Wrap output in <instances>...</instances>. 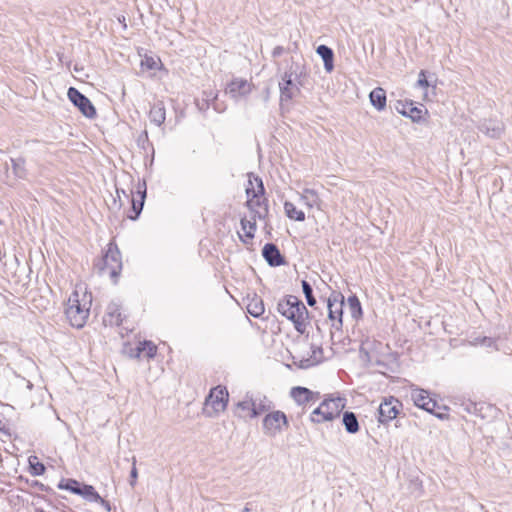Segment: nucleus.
Wrapping results in <instances>:
<instances>
[{
	"mask_svg": "<svg viewBox=\"0 0 512 512\" xmlns=\"http://www.w3.org/2000/svg\"><path fill=\"white\" fill-rule=\"evenodd\" d=\"M371 104L378 110L382 111L386 107V92L383 88L377 87L370 92Z\"/></svg>",
	"mask_w": 512,
	"mask_h": 512,
	"instance_id": "nucleus-25",
	"label": "nucleus"
},
{
	"mask_svg": "<svg viewBox=\"0 0 512 512\" xmlns=\"http://www.w3.org/2000/svg\"><path fill=\"white\" fill-rule=\"evenodd\" d=\"M342 422L348 433L355 434L359 431V422L355 413L346 411L343 414Z\"/></svg>",
	"mask_w": 512,
	"mask_h": 512,
	"instance_id": "nucleus-27",
	"label": "nucleus"
},
{
	"mask_svg": "<svg viewBox=\"0 0 512 512\" xmlns=\"http://www.w3.org/2000/svg\"><path fill=\"white\" fill-rule=\"evenodd\" d=\"M150 121L156 126H161L166 119V109L163 101L154 103L149 111Z\"/></svg>",
	"mask_w": 512,
	"mask_h": 512,
	"instance_id": "nucleus-22",
	"label": "nucleus"
},
{
	"mask_svg": "<svg viewBox=\"0 0 512 512\" xmlns=\"http://www.w3.org/2000/svg\"><path fill=\"white\" fill-rule=\"evenodd\" d=\"M278 312L294 323L295 329L304 333L308 325V310L298 297L288 295L277 305Z\"/></svg>",
	"mask_w": 512,
	"mask_h": 512,
	"instance_id": "nucleus-2",
	"label": "nucleus"
},
{
	"mask_svg": "<svg viewBox=\"0 0 512 512\" xmlns=\"http://www.w3.org/2000/svg\"><path fill=\"white\" fill-rule=\"evenodd\" d=\"M240 223L243 235L239 233V237L244 243H248L254 238L256 231V220L254 217L251 220L242 218Z\"/></svg>",
	"mask_w": 512,
	"mask_h": 512,
	"instance_id": "nucleus-23",
	"label": "nucleus"
},
{
	"mask_svg": "<svg viewBox=\"0 0 512 512\" xmlns=\"http://www.w3.org/2000/svg\"><path fill=\"white\" fill-rule=\"evenodd\" d=\"M246 300L247 311L251 316L258 318L264 313V303L259 296L256 294H253L252 296L248 295Z\"/></svg>",
	"mask_w": 512,
	"mask_h": 512,
	"instance_id": "nucleus-21",
	"label": "nucleus"
},
{
	"mask_svg": "<svg viewBox=\"0 0 512 512\" xmlns=\"http://www.w3.org/2000/svg\"><path fill=\"white\" fill-rule=\"evenodd\" d=\"M401 407L400 402L390 397L389 399H385L379 406L378 412V421L382 424H387L393 419L397 417L399 414V409Z\"/></svg>",
	"mask_w": 512,
	"mask_h": 512,
	"instance_id": "nucleus-11",
	"label": "nucleus"
},
{
	"mask_svg": "<svg viewBox=\"0 0 512 512\" xmlns=\"http://www.w3.org/2000/svg\"><path fill=\"white\" fill-rule=\"evenodd\" d=\"M284 210L288 218L295 221H304L305 213L302 210H298L296 206L289 201L284 203Z\"/></svg>",
	"mask_w": 512,
	"mask_h": 512,
	"instance_id": "nucleus-29",
	"label": "nucleus"
},
{
	"mask_svg": "<svg viewBox=\"0 0 512 512\" xmlns=\"http://www.w3.org/2000/svg\"><path fill=\"white\" fill-rule=\"evenodd\" d=\"M317 54L323 59L324 68L327 72H331L334 68L333 65V51L326 45H320L316 50Z\"/></svg>",
	"mask_w": 512,
	"mask_h": 512,
	"instance_id": "nucleus-26",
	"label": "nucleus"
},
{
	"mask_svg": "<svg viewBox=\"0 0 512 512\" xmlns=\"http://www.w3.org/2000/svg\"><path fill=\"white\" fill-rule=\"evenodd\" d=\"M380 346L381 343H375L374 341L365 340L362 342L360 352L365 354L369 361H372L375 357L374 346Z\"/></svg>",
	"mask_w": 512,
	"mask_h": 512,
	"instance_id": "nucleus-32",
	"label": "nucleus"
},
{
	"mask_svg": "<svg viewBox=\"0 0 512 512\" xmlns=\"http://www.w3.org/2000/svg\"><path fill=\"white\" fill-rule=\"evenodd\" d=\"M25 165H26V162H25L24 158H22V157L11 158L12 170H13L14 175L17 178L23 179L26 177L27 171H26Z\"/></svg>",
	"mask_w": 512,
	"mask_h": 512,
	"instance_id": "nucleus-30",
	"label": "nucleus"
},
{
	"mask_svg": "<svg viewBox=\"0 0 512 512\" xmlns=\"http://www.w3.org/2000/svg\"><path fill=\"white\" fill-rule=\"evenodd\" d=\"M76 495L82 496L85 500L89 502L102 501V497L91 485L82 484L80 489L76 491Z\"/></svg>",
	"mask_w": 512,
	"mask_h": 512,
	"instance_id": "nucleus-28",
	"label": "nucleus"
},
{
	"mask_svg": "<svg viewBox=\"0 0 512 512\" xmlns=\"http://www.w3.org/2000/svg\"><path fill=\"white\" fill-rule=\"evenodd\" d=\"M104 321L110 325L118 326L122 324L123 318L118 304L110 303L108 305Z\"/></svg>",
	"mask_w": 512,
	"mask_h": 512,
	"instance_id": "nucleus-24",
	"label": "nucleus"
},
{
	"mask_svg": "<svg viewBox=\"0 0 512 512\" xmlns=\"http://www.w3.org/2000/svg\"><path fill=\"white\" fill-rule=\"evenodd\" d=\"M472 344L475 346L480 345V346L491 347L494 344V341L491 338L482 337V338H475L472 341Z\"/></svg>",
	"mask_w": 512,
	"mask_h": 512,
	"instance_id": "nucleus-41",
	"label": "nucleus"
},
{
	"mask_svg": "<svg viewBox=\"0 0 512 512\" xmlns=\"http://www.w3.org/2000/svg\"><path fill=\"white\" fill-rule=\"evenodd\" d=\"M400 113L409 117L414 122H419L422 119L423 110L421 108L409 105L407 109L400 111Z\"/></svg>",
	"mask_w": 512,
	"mask_h": 512,
	"instance_id": "nucleus-33",
	"label": "nucleus"
},
{
	"mask_svg": "<svg viewBox=\"0 0 512 512\" xmlns=\"http://www.w3.org/2000/svg\"><path fill=\"white\" fill-rule=\"evenodd\" d=\"M302 290H303V293L305 295V298L307 300L308 305L311 306V307L314 306L316 304V299L313 296L312 287L305 280L302 281Z\"/></svg>",
	"mask_w": 512,
	"mask_h": 512,
	"instance_id": "nucleus-35",
	"label": "nucleus"
},
{
	"mask_svg": "<svg viewBox=\"0 0 512 512\" xmlns=\"http://www.w3.org/2000/svg\"><path fill=\"white\" fill-rule=\"evenodd\" d=\"M140 193H141V201L139 202V204H137L134 199L131 200L132 208H133V211L135 212L134 216H130V218L132 220H135L139 216V214L141 213L142 208H143L146 191L144 190L143 192H140Z\"/></svg>",
	"mask_w": 512,
	"mask_h": 512,
	"instance_id": "nucleus-38",
	"label": "nucleus"
},
{
	"mask_svg": "<svg viewBox=\"0 0 512 512\" xmlns=\"http://www.w3.org/2000/svg\"><path fill=\"white\" fill-rule=\"evenodd\" d=\"M300 200L309 209L317 208L320 211L323 210V202L320 199L317 191H315L314 189H303L302 193L300 194Z\"/></svg>",
	"mask_w": 512,
	"mask_h": 512,
	"instance_id": "nucleus-18",
	"label": "nucleus"
},
{
	"mask_svg": "<svg viewBox=\"0 0 512 512\" xmlns=\"http://www.w3.org/2000/svg\"><path fill=\"white\" fill-rule=\"evenodd\" d=\"M253 90V84L246 79L234 78L226 86L225 92L234 100L246 97Z\"/></svg>",
	"mask_w": 512,
	"mask_h": 512,
	"instance_id": "nucleus-10",
	"label": "nucleus"
},
{
	"mask_svg": "<svg viewBox=\"0 0 512 512\" xmlns=\"http://www.w3.org/2000/svg\"><path fill=\"white\" fill-rule=\"evenodd\" d=\"M253 411L254 410L249 393L245 395L243 400L237 402L234 407V415L243 420L255 418Z\"/></svg>",
	"mask_w": 512,
	"mask_h": 512,
	"instance_id": "nucleus-16",
	"label": "nucleus"
},
{
	"mask_svg": "<svg viewBox=\"0 0 512 512\" xmlns=\"http://www.w3.org/2000/svg\"><path fill=\"white\" fill-rule=\"evenodd\" d=\"M92 295L86 290H75L68 298L65 315L70 325L82 328L89 317Z\"/></svg>",
	"mask_w": 512,
	"mask_h": 512,
	"instance_id": "nucleus-1",
	"label": "nucleus"
},
{
	"mask_svg": "<svg viewBox=\"0 0 512 512\" xmlns=\"http://www.w3.org/2000/svg\"><path fill=\"white\" fill-rule=\"evenodd\" d=\"M29 464L33 470L34 475H41L45 472V466L37 461L36 456L29 457Z\"/></svg>",
	"mask_w": 512,
	"mask_h": 512,
	"instance_id": "nucleus-37",
	"label": "nucleus"
},
{
	"mask_svg": "<svg viewBox=\"0 0 512 512\" xmlns=\"http://www.w3.org/2000/svg\"><path fill=\"white\" fill-rule=\"evenodd\" d=\"M137 478H138V471L136 468V458L133 457L132 458V469L130 472V481H129L131 487H134L136 485Z\"/></svg>",
	"mask_w": 512,
	"mask_h": 512,
	"instance_id": "nucleus-40",
	"label": "nucleus"
},
{
	"mask_svg": "<svg viewBox=\"0 0 512 512\" xmlns=\"http://www.w3.org/2000/svg\"><path fill=\"white\" fill-rule=\"evenodd\" d=\"M279 88L282 102L291 101L300 92L299 87L294 83L292 71H286L283 74L281 81L279 82Z\"/></svg>",
	"mask_w": 512,
	"mask_h": 512,
	"instance_id": "nucleus-12",
	"label": "nucleus"
},
{
	"mask_svg": "<svg viewBox=\"0 0 512 512\" xmlns=\"http://www.w3.org/2000/svg\"><path fill=\"white\" fill-rule=\"evenodd\" d=\"M344 297L340 293H333L327 302L328 317L331 320V326L340 330L342 327Z\"/></svg>",
	"mask_w": 512,
	"mask_h": 512,
	"instance_id": "nucleus-8",
	"label": "nucleus"
},
{
	"mask_svg": "<svg viewBox=\"0 0 512 512\" xmlns=\"http://www.w3.org/2000/svg\"><path fill=\"white\" fill-rule=\"evenodd\" d=\"M288 425L286 414L280 410L267 413L262 421L263 433L268 437H275Z\"/></svg>",
	"mask_w": 512,
	"mask_h": 512,
	"instance_id": "nucleus-6",
	"label": "nucleus"
},
{
	"mask_svg": "<svg viewBox=\"0 0 512 512\" xmlns=\"http://www.w3.org/2000/svg\"><path fill=\"white\" fill-rule=\"evenodd\" d=\"M262 254L271 266H279L284 262L278 248L272 243L265 244Z\"/></svg>",
	"mask_w": 512,
	"mask_h": 512,
	"instance_id": "nucleus-20",
	"label": "nucleus"
},
{
	"mask_svg": "<svg viewBox=\"0 0 512 512\" xmlns=\"http://www.w3.org/2000/svg\"><path fill=\"white\" fill-rule=\"evenodd\" d=\"M252 407H253V415L258 417L262 413H266L271 410L272 402L264 395L261 394H250Z\"/></svg>",
	"mask_w": 512,
	"mask_h": 512,
	"instance_id": "nucleus-19",
	"label": "nucleus"
},
{
	"mask_svg": "<svg viewBox=\"0 0 512 512\" xmlns=\"http://www.w3.org/2000/svg\"><path fill=\"white\" fill-rule=\"evenodd\" d=\"M228 401L229 393L226 387L218 385L212 388L205 398L202 412L209 418L218 417L226 410Z\"/></svg>",
	"mask_w": 512,
	"mask_h": 512,
	"instance_id": "nucleus-4",
	"label": "nucleus"
},
{
	"mask_svg": "<svg viewBox=\"0 0 512 512\" xmlns=\"http://www.w3.org/2000/svg\"><path fill=\"white\" fill-rule=\"evenodd\" d=\"M247 194V206L254 213L260 214L258 208L264 200V186L263 182L259 177L249 176L248 186L246 188Z\"/></svg>",
	"mask_w": 512,
	"mask_h": 512,
	"instance_id": "nucleus-7",
	"label": "nucleus"
},
{
	"mask_svg": "<svg viewBox=\"0 0 512 512\" xmlns=\"http://www.w3.org/2000/svg\"><path fill=\"white\" fill-rule=\"evenodd\" d=\"M122 195L124 197H126V198H129V195L125 192V190L117 188L116 189V196H117L118 200L116 198L113 200V207H112L113 209H120L121 208V206H122V203H121Z\"/></svg>",
	"mask_w": 512,
	"mask_h": 512,
	"instance_id": "nucleus-39",
	"label": "nucleus"
},
{
	"mask_svg": "<svg viewBox=\"0 0 512 512\" xmlns=\"http://www.w3.org/2000/svg\"><path fill=\"white\" fill-rule=\"evenodd\" d=\"M323 360V350L319 346H311V357L310 362L312 365L318 364Z\"/></svg>",
	"mask_w": 512,
	"mask_h": 512,
	"instance_id": "nucleus-36",
	"label": "nucleus"
},
{
	"mask_svg": "<svg viewBox=\"0 0 512 512\" xmlns=\"http://www.w3.org/2000/svg\"><path fill=\"white\" fill-rule=\"evenodd\" d=\"M282 53V47H276L274 50H273V55L274 56H278Z\"/></svg>",
	"mask_w": 512,
	"mask_h": 512,
	"instance_id": "nucleus-45",
	"label": "nucleus"
},
{
	"mask_svg": "<svg viewBox=\"0 0 512 512\" xmlns=\"http://www.w3.org/2000/svg\"><path fill=\"white\" fill-rule=\"evenodd\" d=\"M96 503L101 504L107 511H110V504L108 501L102 498V501H96Z\"/></svg>",
	"mask_w": 512,
	"mask_h": 512,
	"instance_id": "nucleus-44",
	"label": "nucleus"
},
{
	"mask_svg": "<svg viewBox=\"0 0 512 512\" xmlns=\"http://www.w3.org/2000/svg\"><path fill=\"white\" fill-rule=\"evenodd\" d=\"M102 266L100 270L107 273L112 279L116 281L122 269V261L120 251L113 243L108 245V249L101 261Z\"/></svg>",
	"mask_w": 512,
	"mask_h": 512,
	"instance_id": "nucleus-5",
	"label": "nucleus"
},
{
	"mask_svg": "<svg viewBox=\"0 0 512 512\" xmlns=\"http://www.w3.org/2000/svg\"><path fill=\"white\" fill-rule=\"evenodd\" d=\"M411 399L417 407L429 413H434L437 402L429 396L426 390L420 388L412 389Z\"/></svg>",
	"mask_w": 512,
	"mask_h": 512,
	"instance_id": "nucleus-13",
	"label": "nucleus"
},
{
	"mask_svg": "<svg viewBox=\"0 0 512 512\" xmlns=\"http://www.w3.org/2000/svg\"><path fill=\"white\" fill-rule=\"evenodd\" d=\"M141 65L145 66L146 68H148L150 70H152V69H155L157 67V62L152 57H145V59L141 61Z\"/></svg>",
	"mask_w": 512,
	"mask_h": 512,
	"instance_id": "nucleus-42",
	"label": "nucleus"
},
{
	"mask_svg": "<svg viewBox=\"0 0 512 512\" xmlns=\"http://www.w3.org/2000/svg\"><path fill=\"white\" fill-rule=\"evenodd\" d=\"M81 486H82V484H80L77 480H74V479L62 480L58 484V488L68 490L73 494H76V491H78Z\"/></svg>",
	"mask_w": 512,
	"mask_h": 512,
	"instance_id": "nucleus-34",
	"label": "nucleus"
},
{
	"mask_svg": "<svg viewBox=\"0 0 512 512\" xmlns=\"http://www.w3.org/2000/svg\"><path fill=\"white\" fill-rule=\"evenodd\" d=\"M157 346L151 341L139 342L134 349H131L130 356L135 358L151 359L156 355Z\"/></svg>",
	"mask_w": 512,
	"mask_h": 512,
	"instance_id": "nucleus-15",
	"label": "nucleus"
},
{
	"mask_svg": "<svg viewBox=\"0 0 512 512\" xmlns=\"http://www.w3.org/2000/svg\"><path fill=\"white\" fill-rule=\"evenodd\" d=\"M347 305L350 311L351 316L354 319H358L362 315V308L359 299L354 295L350 296L347 299Z\"/></svg>",
	"mask_w": 512,
	"mask_h": 512,
	"instance_id": "nucleus-31",
	"label": "nucleus"
},
{
	"mask_svg": "<svg viewBox=\"0 0 512 512\" xmlns=\"http://www.w3.org/2000/svg\"><path fill=\"white\" fill-rule=\"evenodd\" d=\"M417 85L420 87H428L429 86V83L426 79L425 71H423V70L420 71V73H419Z\"/></svg>",
	"mask_w": 512,
	"mask_h": 512,
	"instance_id": "nucleus-43",
	"label": "nucleus"
},
{
	"mask_svg": "<svg viewBox=\"0 0 512 512\" xmlns=\"http://www.w3.org/2000/svg\"><path fill=\"white\" fill-rule=\"evenodd\" d=\"M478 129L486 136L498 139L504 132V124L498 120H484Z\"/></svg>",
	"mask_w": 512,
	"mask_h": 512,
	"instance_id": "nucleus-14",
	"label": "nucleus"
},
{
	"mask_svg": "<svg viewBox=\"0 0 512 512\" xmlns=\"http://www.w3.org/2000/svg\"><path fill=\"white\" fill-rule=\"evenodd\" d=\"M345 405V398H327L323 400L321 404L312 411L310 419L312 422L317 424L332 421L333 419L339 417L340 413L345 408Z\"/></svg>",
	"mask_w": 512,
	"mask_h": 512,
	"instance_id": "nucleus-3",
	"label": "nucleus"
},
{
	"mask_svg": "<svg viewBox=\"0 0 512 512\" xmlns=\"http://www.w3.org/2000/svg\"><path fill=\"white\" fill-rule=\"evenodd\" d=\"M69 100L81 111L87 118H94L96 110L91 101L80 93L76 88L70 87L68 90Z\"/></svg>",
	"mask_w": 512,
	"mask_h": 512,
	"instance_id": "nucleus-9",
	"label": "nucleus"
},
{
	"mask_svg": "<svg viewBox=\"0 0 512 512\" xmlns=\"http://www.w3.org/2000/svg\"><path fill=\"white\" fill-rule=\"evenodd\" d=\"M290 395L298 405H305L318 399V393L300 386L292 388Z\"/></svg>",
	"mask_w": 512,
	"mask_h": 512,
	"instance_id": "nucleus-17",
	"label": "nucleus"
},
{
	"mask_svg": "<svg viewBox=\"0 0 512 512\" xmlns=\"http://www.w3.org/2000/svg\"><path fill=\"white\" fill-rule=\"evenodd\" d=\"M241 512H251V509L248 506H245Z\"/></svg>",
	"mask_w": 512,
	"mask_h": 512,
	"instance_id": "nucleus-46",
	"label": "nucleus"
}]
</instances>
